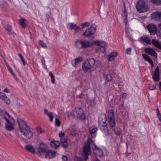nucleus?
I'll return each instance as SVG.
<instances>
[{"instance_id": "obj_52", "label": "nucleus", "mask_w": 161, "mask_h": 161, "mask_svg": "<svg viewBox=\"0 0 161 161\" xmlns=\"http://www.w3.org/2000/svg\"><path fill=\"white\" fill-rule=\"evenodd\" d=\"M156 113L157 116L161 115L160 111L158 108H157L156 109Z\"/></svg>"}, {"instance_id": "obj_25", "label": "nucleus", "mask_w": 161, "mask_h": 161, "mask_svg": "<svg viewBox=\"0 0 161 161\" xmlns=\"http://www.w3.org/2000/svg\"><path fill=\"white\" fill-rule=\"evenodd\" d=\"M154 18L156 20L158 21H161V13L156 12L153 14Z\"/></svg>"}, {"instance_id": "obj_28", "label": "nucleus", "mask_w": 161, "mask_h": 161, "mask_svg": "<svg viewBox=\"0 0 161 161\" xmlns=\"http://www.w3.org/2000/svg\"><path fill=\"white\" fill-rule=\"evenodd\" d=\"M106 78V81L108 82L110 81L112 79L113 77L111 75L107 74L105 75Z\"/></svg>"}, {"instance_id": "obj_24", "label": "nucleus", "mask_w": 161, "mask_h": 161, "mask_svg": "<svg viewBox=\"0 0 161 161\" xmlns=\"http://www.w3.org/2000/svg\"><path fill=\"white\" fill-rule=\"evenodd\" d=\"M83 58L82 57H79L75 59L72 61V64L74 66H75L77 63L82 61Z\"/></svg>"}, {"instance_id": "obj_17", "label": "nucleus", "mask_w": 161, "mask_h": 161, "mask_svg": "<svg viewBox=\"0 0 161 161\" xmlns=\"http://www.w3.org/2000/svg\"><path fill=\"white\" fill-rule=\"evenodd\" d=\"M94 146L95 148V149L94 150L95 152L96 153L97 155L99 157H102L103 155V151L97 147L96 145L95 144H94Z\"/></svg>"}, {"instance_id": "obj_50", "label": "nucleus", "mask_w": 161, "mask_h": 161, "mask_svg": "<svg viewBox=\"0 0 161 161\" xmlns=\"http://www.w3.org/2000/svg\"><path fill=\"white\" fill-rule=\"evenodd\" d=\"M41 62L43 66H45L46 65L45 64V63L44 58H42V59H41Z\"/></svg>"}, {"instance_id": "obj_29", "label": "nucleus", "mask_w": 161, "mask_h": 161, "mask_svg": "<svg viewBox=\"0 0 161 161\" xmlns=\"http://www.w3.org/2000/svg\"><path fill=\"white\" fill-rule=\"evenodd\" d=\"M142 56L145 60L147 61L148 62L152 60V59L150 58V57L147 55L146 54H142Z\"/></svg>"}, {"instance_id": "obj_47", "label": "nucleus", "mask_w": 161, "mask_h": 161, "mask_svg": "<svg viewBox=\"0 0 161 161\" xmlns=\"http://www.w3.org/2000/svg\"><path fill=\"white\" fill-rule=\"evenodd\" d=\"M7 67L8 69V71H9L10 73H11V74L13 73L12 68L10 67L9 65L8 66H7Z\"/></svg>"}, {"instance_id": "obj_30", "label": "nucleus", "mask_w": 161, "mask_h": 161, "mask_svg": "<svg viewBox=\"0 0 161 161\" xmlns=\"http://www.w3.org/2000/svg\"><path fill=\"white\" fill-rule=\"evenodd\" d=\"M18 55L20 58L21 61L22 62L23 65L25 66L26 65L25 62V60L24 57L22 56V54L20 53H18Z\"/></svg>"}, {"instance_id": "obj_57", "label": "nucleus", "mask_w": 161, "mask_h": 161, "mask_svg": "<svg viewBox=\"0 0 161 161\" xmlns=\"http://www.w3.org/2000/svg\"><path fill=\"white\" fill-rule=\"evenodd\" d=\"M127 96L126 94L125 93H124L122 95V97L123 98H125Z\"/></svg>"}, {"instance_id": "obj_16", "label": "nucleus", "mask_w": 161, "mask_h": 161, "mask_svg": "<svg viewBox=\"0 0 161 161\" xmlns=\"http://www.w3.org/2000/svg\"><path fill=\"white\" fill-rule=\"evenodd\" d=\"M97 130V128L95 126H92L90 127L89 129V132L91 135L92 138H94L96 137Z\"/></svg>"}, {"instance_id": "obj_31", "label": "nucleus", "mask_w": 161, "mask_h": 161, "mask_svg": "<svg viewBox=\"0 0 161 161\" xmlns=\"http://www.w3.org/2000/svg\"><path fill=\"white\" fill-rule=\"evenodd\" d=\"M106 48L104 47H102L99 46L97 49V52L102 53L105 51Z\"/></svg>"}, {"instance_id": "obj_33", "label": "nucleus", "mask_w": 161, "mask_h": 161, "mask_svg": "<svg viewBox=\"0 0 161 161\" xmlns=\"http://www.w3.org/2000/svg\"><path fill=\"white\" fill-rule=\"evenodd\" d=\"M49 75L51 78V82L53 84H54L55 83L54 77L51 72H49Z\"/></svg>"}, {"instance_id": "obj_4", "label": "nucleus", "mask_w": 161, "mask_h": 161, "mask_svg": "<svg viewBox=\"0 0 161 161\" xmlns=\"http://www.w3.org/2000/svg\"><path fill=\"white\" fill-rule=\"evenodd\" d=\"M107 120V116L106 115L100 117L98 120V127L105 136L108 137L109 136L110 133L107 126V124L106 123Z\"/></svg>"}, {"instance_id": "obj_23", "label": "nucleus", "mask_w": 161, "mask_h": 161, "mask_svg": "<svg viewBox=\"0 0 161 161\" xmlns=\"http://www.w3.org/2000/svg\"><path fill=\"white\" fill-rule=\"evenodd\" d=\"M118 53L117 52H114L112 53L108 57V60L109 61H113L114 59V58L117 56Z\"/></svg>"}, {"instance_id": "obj_46", "label": "nucleus", "mask_w": 161, "mask_h": 161, "mask_svg": "<svg viewBox=\"0 0 161 161\" xmlns=\"http://www.w3.org/2000/svg\"><path fill=\"white\" fill-rule=\"evenodd\" d=\"M36 131L38 134H40L42 132V130L40 128H37L36 130Z\"/></svg>"}, {"instance_id": "obj_56", "label": "nucleus", "mask_w": 161, "mask_h": 161, "mask_svg": "<svg viewBox=\"0 0 161 161\" xmlns=\"http://www.w3.org/2000/svg\"><path fill=\"white\" fill-rule=\"evenodd\" d=\"M11 74L13 76L14 78H15L16 79H17L16 76L15 75L14 73H13Z\"/></svg>"}, {"instance_id": "obj_19", "label": "nucleus", "mask_w": 161, "mask_h": 161, "mask_svg": "<svg viewBox=\"0 0 161 161\" xmlns=\"http://www.w3.org/2000/svg\"><path fill=\"white\" fill-rule=\"evenodd\" d=\"M26 150L32 153H36V148L35 149L33 146L31 145H27L25 147Z\"/></svg>"}, {"instance_id": "obj_21", "label": "nucleus", "mask_w": 161, "mask_h": 161, "mask_svg": "<svg viewBox=\"0 0 161 161\" xmlns=\"http://www.w3.org/2000/svg\"><path fill=\"white\" fill-rule=\"evenodd\" d=\"M151 42L155 47L161 50V44L158 41L153 39Z\"/></svg>"}, {"instance_id": "obj_37", "label": "nucleus", "mask_w": 161, "mask_h": 161, "mask_svg": "<svg viewBox=\"0 0 161 161\" xmlns=\"http://www.w3.org/2000/svg\"><path fill=\"white\" fill-rule=\"evenodd\" d=\"M59 136L60 138H64L65 137H67V136H65V134L64 132L62 131L60 132L59 134Z\"/></svg>"}, {"instance_id": "obj_61", "label": "nucleus", "mask_w": 161, "mask_h": 161, "mask_svg": "<svg viewBox=\"0 0 161 161\" xmlns=\"http://www.w3.org/2000/svg\"><path fill=\"white\" fill-rule=\"evenodd\" d=\"M158 27L160 30H161V23L158 24Z\"/></svg>"}, {"instance_id": "obj_62", "label": "nucleus", "mask_w": 161, "mask_h": 161, "mask_svg": "<svg viewBox=\"0 0 161 161\" xmlns=\"http://www.w3.org/2000/svg\"><path fill=\"white\" fill-rule=\"evenodd\" d=\"M127 19H125L124 20V22L125 23H126L127 22Z\"/></svg>"}, {"instance_id": "obj_43", "label": "nucleus", "mask_w": 161, "mask_h": 161, "mask_svg": "<svg viewBox=\"0 0 161 161\" xmlns=\"http://www.w3.org/2000/svg\"><path fill=\"white\" fill-rule=\"evenodd\" d=\"M114 131L116 135L118 136H120V135L121 132L119 131L118 130L115 129H114Z\"/></svg>"}, {"instance_id": "obj_45", "label": "nucleus", "mask_w": 161, "mask_h": 161, "mask_svg": "<svg viewBox=\"0 0 161 161\" xmlns=\"http://www.w3.org/2000/svg\"><path fill=\"white\" fill-rule=\"evenodd\" d=\"M131 48H127L126 49V53L127 54H129L131 53Z\"/></svg>"}, {"instance_id": "obj_18", "label": "nucleus", "mask_w": 161, "mask_h": 161, "mask_svg": "<svg viewBox=\"0 0 161 161\" xmlns=\"http://www.w3.org/2000/svg\"><path fill=\"white\" fill-rule=\"evenodd\" d=\"M67 140V137L60 139L61 145L65 149H66L68 147Z\"/></svg>"}, {"instance_id": "obj_22", "label": "nucleus", "mask_w": 161, "mask_h": 161, "mask_svg": "<svg viewBox=\"0 0 161 161\" xmlns=\"http://www.w3.org/2000/svg\"><path fill=\"white\" fill-rule=\"evenodd\" d=\"M50 145L52 147L57 148L59 146L60 143L59 141H54L51 142Z\"/></svg>"}, {"instance_id": "obj_64", "label": "nucleus", "mask_w": 161, "mask_h": 161, "mask_svg": "<svg viewBox=\"0 0 161 161\" xmlns=\"http://www.w3.org/2000/svg\"><path fill=\"white\" fill-rule=\"evenodd\" d=\"M95 161H101L99 159L97 158H96L95 160Z\"/></svg>"}, {"instance_id": "obj_13", "label": "nucleus", "mask_w": 161, "mask_h": 161, "mask_svg": "<svg viewBox=\"0 0 161 161\" xmlns=\"http://www.w3.org/2000/svg\"><path fill=\"white\" fill-rule=\"evenodd\" d=\"M159 68L157 66L155 71L152 75V77L153 80L156 81H158L160 80Z\"/></svg>"}, {"instance_id": "obj_51", "label": "nucleus", "mask_w": 161, "mask_h": 161, "mask_svg": "<svg viewBox=\"0 0 161 161\" xmlns=\"http://www.w3.org/2000/svg\"><path fill=\"white\" fill-rule=\"evenodd\" d=\"M3 92H6V93H10V91L9 90H8V89L7 88H5L4 89Z\"/></svg>"}, {"instance_id": "obj_59", "label": "nucleus", "mask_w": 161, "mask_h": 161, "mask_svg": "<svg viewBox=\"0 0 161 161\" xmlns=\"http://www.w3.org/2000/svg\"><path fill=\"white\" fill-rule=\"evenodd\" d=\"M157 35L158 36V37L161 39V33L160 34L157 33Z\"/></svg>"}, {"instance_id": "obj_60", "label": "nucleus", "mask_w": 161, "mask_h": 161, "mask_svg": "<svg viewBox=\"0 0 161 161\" xmlns=\"http://www.w3.org/2000/svg\"><path fill=\"white\" fill-rule=\"evenodd\" d=\"M159 121L161 122V114L157 116Z\"/></svg>"}, {"instance_id": "obj_1", "label": "nucleus", "mask_w": 161, "mask_h": 161, "mask_svg": "<svg viewBox=\"0 0 161 161\" xmlns=\"http://www.w3.org/2000/svg\"><path fill=\"white\" fill-rule=\"evenodd\" d=\"M47 146L46 144L41 142L39 145V147L36 149V154L38 155H43L46 154V157L48 158H54L56 152L53 150H47Z\"/></svg>"}, {"instance_id": "obj_7", "label": "nucleus", "mask_w": 161, "mask_h": 161, "mask_svg": "<svg viewBox=\"0 0 161 161\" xmlns=\"http://www.w3.org/2000/svg\"><path fill=\"white\" fill-rule=\"evenodd\" d=\"M136 8L137 11L139 12L143 13L147 11L148 7L144 1L139 0L136 4Z\"/></svg>"}, {"instance_id": "obj_36", "label": "nucleus", "mask_w": 161, "mask_h": 161, "mask_svg": "<svg viewBox=\"0 0 161 161\" xmlns=\"http://www.w3.org/2000/svg\"><path fill=\"white\" fill-rule=\"evenodd\" d=\"M39 45L41 46L42 47L47 48V47L46 44L42 41L40 40L38 42Z\"/></svg>"}, {"instance_id": "obj_39", "label": "nucleus", "mask_w": 161, "mask_h": 161, "mask_svg": "<svg viewBox=\"0 0 161 161\" xmlns=\"http://www.w3.org/2000/svg\"><path fill=\"white\" fill-rule=\"evenodd\" d=\"M156 88V85H150L149 86V89L151 90H153L155 89Z\"/></svg>"}, {"instance_id": "obj_32", "label": "nucleus", "mask_w": 161, "mask_h": 161, "mask_svg": "<svg viewBox=\"0 0 161 161\" xmlns=\"http://www.w3.org/2000/svg\"><path fill=\"white\" fill-rule=\"evenodd\" d=\"M47 116L49 118L50 121L51 122H52L54 118L53 113L51 112H49V114H47Z\"/></svg>"}, {"instance_id": "obj_8", "label": "nucleus", "mask_w": 161, "mask_h": 161, "mask_svg": "<svg viewBox=\"0 0 161 161\" xmlns=\"http://www.w3.org/2000/svg\"><path fill=\"white\" fill-rule=\"evenodd\" d=\"M75 116L80 120H84L86 119V115L81 108H76L73 111Z\"/></svg>"}, {"instance_id": "obj_55", "label": "nucleus", "mask_w": 161, "mask_h": 161, "mask_svg": "<svg viewBox=\"0 0 161 161\" xmlns=\"http://www.w3.org/2000/svg\"><path fill=\"white\" fill-rule=\"evenodd\" d=\"M44 113L46 115H47V114H49V112H48V111L47 109H45L44 110Z\"/></svg>"}, {"instance_id": "obj_14", "label": "nucleus", "mask_w": 161, "mask_h": 161, "mask_svg": "<svg viewBox=\"0 0 161 161\" xmlns=\"http://www.w3.org/2000/svg\"><path fill=\"white\" fill-rule=\"evenodd\" d=\"M140 40V42L143 43H145L149 45L151 44V39L148 36L146 35H144L141 37Z\"/></svg>"}, {"instance_id": "obj_15", "label": "nucleus", "mask_w": 161, "mask_h": 161, "mask_svg": "<svg viewBox=\"0 0 161 161\" xmlns=\"http://www.w3.org/2000/svg\"><path fill=\"white\" fill-rule=\"evenodd\" d=\"M145 52L153 56L156 58L157 57V54L156 52L151 47H147L145 49Z\"/></svg>"}, {"instance_id": "obj_3", "label": "nucleus", "mask_w": 161, "mask_h": 161, "mask_svg": "<svg viewBox=\"0 0 161 161\" xmlns=\"http://www.w3.org/2000/svg\"><path fill=\"white\" fill-rule=\"evenodd\" d=\"M94 144L93 142L91 139L89 138L87 140V142L86 143L83 148V153L82 155L84 159L76 157V159L75 158V161H86L88 158V156L91 154V143Z\"/></svg>"}, {"instance_id": "obj_20", "label": "nucleus", "mask_w": 161, "mask_h": 161, "mask_svg": "<svg viewBox=\"0 0 161 161\" xmlns=\"http://www.w3.org/2000/svg\"><path fill=\"white\" fill-rule=\"evenodd\" d=\"M67 27L70 29H74L75 33L79 32V31H77V26L75 24L72 23H69Z\"/></svg>"}, {"instance_id": "obj_27", "label": "nucleus", "mask_w": 161, "mask_h": 161, "mask_svg": "<svg viewBox=\"0 0 161 161\" xmlns=\"http://www.w3.org/2000/svg\"><path fill=\"white\" fill-rule=\"evenodd\" d=\"M19 24L23 28H25L26 26V24L25 23V19H20L19 20Z\"/></svg>"}, {"instance_id": "obj_41", "label": "nucleus", "mask_w": 161, "mask_h": 161, "mask_svg": "<svg viewBox=\"0 0 161 161\" xmlns=\"http://www.w3.org/2000/svg\"><path fill=\"white\" fill-rule=\"evenodd\" d=\"M55 124H56V125L58 126L60 125L61 123H60V122L59 121V119H57V118L56 119Z\"/></svg>"}, {"instance_id": "obj_6", "label": "nucleus", "mask_w": 161, "mask_h": 161, "mask_svg": "<svg viewBox=\"0 0 161 161\" xmlns=\"http://www.w3.org/2000/svg\"><path fill=\"white\" fill-rule=\"evenodd\" d=\"M8 118H7L6 116H4L3 119L7 121L6 123L5 127L6 129L8 131H11L14 129V119L11 117L8 114H7Z\"/></svg>"}, {"instance_id": "obj_35", "label": "nucleus", "mask_w": 161, "mask_h": 161, "mask_svg": "<svg viewBox=\"0 0 161 161\" xmlns=\"http://www.w3.org/2000/svg\"><path fill=\"white\" fill-rule=\"evenodd\" d=\"M4 27L8 31H10L12 29L11 26L8 24L4 25Z\"/></svg>"}, {"instance_id": "obj_53", "label": "nucleus", "mask_w": 161, "mask_h": 161, "mask_svg": "<svg viewBox=\"0 0 161 161\" xmlns=\"http://www.w3.org/2000/svg\"><path fill=\"white\" fill-rule=\"evenodd\" d=\"M149 63L150 64H151V67L152 68H153L154 67V64H153V62L152 61V60H151V61L149 62Z\"/></svg>"}, {"instance_id": "obj_58", "label": "nucleus", "mask_w": 161, "mask_h": 161, "mask_svg": "<svg viewBox=\"0 0 161 161\" xmlns=\"http://www.w3.org/2000/svg\"><path fill=\"white\" fill-rule=\"evenodd\" d=\"M3 61L5 64H6V65L7 67L9 65V64H8V63L4 59Z\"/></svg>"}, {"instance_id": "obj_38", "label": "nucleus", "mask_w": 161, "mask_h": 161, "mask_svg": "<svg viewBox=\"0 0 161 161\" xmlns=\"http://www.w3.org/2000/svg\"><path fill=\"white\" fill-rule=\"evenodd\" d=\"M7 96L5 94L3 93H0V99L4 100L6 98Z\"/></svg>"}, {"instance_id": "obj_2", "label": "nucleus", "mask_w": 161, "mask_h": 161, "mask_svg": "<svg viewBox=\"0 0 161 161\" xmlns=\"http://www.w3.org/2000/svg\"><path fill=\"white\" fill-rule=\"evenodd\" d=\"M17 121L21 132L28 139L31 138L33 136V133L30 127L22 119H18Z\"/></svg>"}, {"instance_id": "obj_11", "label": "nucleus", "mask_w": 161, "mask_h": 161, "mask_svg": "<svg viewBox=\"0 0 161 161\" xmlns=\"http://www.w3.org/2000/svg\"><path fill=\"white\" fill-rule=\"evenodd\" d=\"M96 28L93 26L90 27L86 29L83 34V36L87 37H90L91 35H93L96 32Z\"/></svg>"}, {"instance_id": "obj_10", "label": "nucleus", "mask_w": 161, "mask_h": 161, "mask_svg": "<svg viewBox=\"0 0 161 161\" xmlns=\"http://www.w3.org/2000/svg\"><path fill=\"white\" fill-rule=\"evenodd\" d=\"M75 45L77 48L79 49L84 48L87 47L91 46V43L87 41H77L75 43Z\"/></svg>"}, {"instance_id": "obj_26", "label": "nucleus", "mask_w": 161, "mask_h": 161, "mask_svg": "<svg viewBox=\"0 0 161 161\" xmlns=\"http://www.w3.org/2000/svg\"><path fill=\"white\" fill-rule=\"evenodd\" d=\"M95 44L97 46H99L104 48H105V47L106 46V43L103 41H96L95 42Z\"/></svg>"}, {"instance_id": "obj_49", "label": "nucleus", "mask_w": 161, "mask_h": 161, "mask_svg": "<svg viewBox=\"0 0 161 161\" xmlns=\"http://www.w3.org/2000/svg\"><path fill=\"white\" fill-rule=\"evenodd\" d=\"M84 96H85V94L81 93L79 96V98L80 99L84 98Z\"/></svg>"}, {"instance_id": "obj_9", "label": "nucleus", "mask_w": 161, "mask_h": 161, "mask_svg": "<svg viewBox=\"0 0 161 161\" xmlns=\"http://www.w3.org/2000/svg\"><path fill=\"white\" fill-rule=\"evenodd\" d=\"M107 116L109 125L111 127H114L115 126L116 124L113 110L110 109L108 110Z\"/></svg>"}, {"instance_id": "obj_40", "label": "nucleus", "mask_w": 161, "mask_h": 161, "mask_svg": "<svg viewBox=\"0 0 161 161\" xmlns=\"http://www.w3.org/2000/svg\"><path fill=\"white\" fill-rule=\"evenodd\" d=\"M84 27H83V25L82 23L80 24L79 26H77V31H79V32L81 31V29H83Z\"/></svg>"}, {"instance_id": "obj_44", "label": "nucleus", "mask_w": 161, "mask_h": 161, "mask_svg": "<svg viewBox=\"0 0 161 161\" xmlns=\"http://www.w3.org/2000/svg\"><path fill=\"white\" fill-rule=\"evenodd\" d=\"M82 24L83 25V27H85L88 26L90 24V23L88 22H86L84 23H82Z\"/></svg>"}, {"instance_id": "obj_42", "label": "nucleus", "mask_w": 161, "mask_h": 161, "mask_svg": "<svg viewBox=\"0 0 161 161\" xmlns=\"http://www.w3.org/2000/svg\"><path fill=\"white\" fill-rule=\"evenodd\" d=\"M4 100L5 102L6 103V104L8 105L10 104V101L9 99L7 97H6V98H5Z\"/></svg>"}, {"instance_id": "obj_5", "label": "nucleus", "mask_w": 161, "mask_h": 161, "mask_svg": "<svg viewBox=\"0 0 161 161\" xmlns=\"http://www.w3.org/2000/svg\"><path fill=\"white\" fill-rule=\"evenodd\" d=\"M96 63L95 60L93 58L87 59L83 63L82 69L85 72H86L93 68Z\"/></svg>"}, {"instance_id": "obj_12", "label": "nucleus", "mask_w": 161, "mask_h": 161, "mask_svg": "<svg viewBox=\"0 0 161 161\" xmlns=\"http://www.w3.org/2000/svg\"><path fill=\"white\" fill-rule=\"evenodd\" d=\"M147 28L150 34L154 35L157 32V26L153 24H150L147 26Z\"/></svg>"}, {"instance_id": "obj_48", "label": "nucleus", "mask_w": 161, "mask_h": 161, "mask_svg": "<svg viewBox=\"0 0 161 161\" xmlns=\"http://www.w3.org/2000/svg\"><path fill=\"white\" fill-rule=\"evenodd\" d=\"M62 159L64 161H67L68 160V157L65 155H63L62 157Z\"/></svg>"}, {"instance_id": "obj_34", "label": "nucleus", "mask_w": 161, "mask_h": 161, "mask_svg": "<svg viewBox=\"0 0 161 161\" xmlns=\"http://www.w3.org/2000/svg\"><path fill=\"white\" fill-rule=\"evenodd\" d=\"M151 1L154 4H161V0H151Z\"/></svg>"}, {"instance_id": "obj_63", "label": "nucleus", "mask_w": 161, "mask_h": 161, "mask_svg": "<svg viewBox=\"0 0 161 161\" xmlns=\"http://www.w3.org/2000/svg\"><path fill=\"white\" fill-rule=\"evenodd\" d=\"M3 126L2 124L1 123V119L0 118V127Z\"/></svg>"}, {"instance_id": "obj_54", "label": "nucleus", "mask_w": 161, "mask_h": 161, "mask_svg": "<svg viewBox=\"0 0 161 161\" xmlns=\"http://www.w3.org/2000/svg\"><path fill=\"white\" fill-rule=\"evenodd\" d=\"M44 113L46 115H47V114H49V112H48V111L47 109H45L44 110Z\"/></svg>"}]
</instances>
